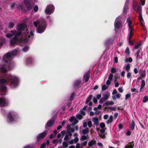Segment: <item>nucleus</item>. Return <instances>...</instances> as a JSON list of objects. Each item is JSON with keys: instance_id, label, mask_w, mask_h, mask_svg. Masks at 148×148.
<instances>
[{"instance_id": "f03ea898", "label": "nucleus", "mask_w": 148, "mask_h": 148, "mask_svg": "<svg viewBox=\"0 0 148 148\" xmlns=\"http://www.w3.org/2000/svg\"><path fill=\"white\" fill-rule=\"evenodd\" d=\"M5 77L7 79L4 78L0 79V85H4V84L8 83L10 87L12 88H16L18 86L19 79L16 77L6 74L5 76Z\"/></svg>"}, {"instance_id": "f8f14e48", "label": "nucleus", "mask_w": 148, "mask_h": 148, "mask_svg": "<svg viewBox=\"0 0 148 148\" xmlns=\"http://www.w3.org/2000/svg\"><path fill=\"white\" fill-rule=\"evenodd\" d=\"M90 71L89 70L84 75L83 80L85 82H87L88 81L90 78Z\"/></svg>"}, {"instance_id": "393cba45", "label": "nucleus", "mask_w": 148, "mask_h": 148, "mask_svg": "<svg viewBox=\"0 0 148 148\" xmlns=\"http://www.w3.org/2000/svg\"><path fill=\"white\" fill-rule=\"evenodd\" d=\"M41 23V19L40 20V21H39L38 20H37L36 21H34L33 22V24L35 27H37L38 24H40Z\"/></svg>"}, {"instance_id": "aec40b11", "label": "nucleus", "mask_w": 148, "mask_h": 148, "mask_svg": "<svg viewBox=\"0 0 148 148\" xmlns=\"http://www.w3.org/2000/svg\"><path fill=\"white\" fill-rule=\"evenodd\" d=\"M76 94L75 92H73L71 95L70 97L69 98V100L70 101H72L73 100L74 97L75 96Z\"/></svg>"}, {"instance_id": "13d9d810", "label": "nucleus", "mask_w": 148, "mask_h": 148, "mask_svg": "<svg viewBox=\"0 0 148 148\" xmlns=\"http://www.w3.org/2000/svg\"><path fill=\"white\" fill-rule=\"evenodd\" d=\"M106 128L105 127L104 128H102L100 131L102 134H104L105 130H106Z\"/></svg>"}, {"instance_id": "a18cd8bd", "label": "nucleus", "mask_w": 148, "mask_h": 148, "mask_svg": "<svg viewBox=\"0 0 148 148\" xmlns=\"http://www.w3.org/2000/svg\"><path fill=\"white\" fill-rule=\"evenodd\" d=\"M100 126L101 128H104L105 127V125L103 123H101L100 124Z\"/></svg>"}, {"instance_id": "423d86ee", "label": "nucleus", "mask_w": 148, "mask_h": 148, "mask_svg": "<svg viewBox=\"0 0 148 148\" xmlns=\"http://www.w3.org/2000/svg\"><path fill=\"white\" fill-rule=\"evenodd\" d=\"M54 10V6L52 4H49L47 6L45 12L47 14H50L53 12Z\"/></svg>"}, {"instance_id": "a211bd4d", "label": "nucleus", "mask_w": 148, "mask_h": 148, "mask_svg": "<svg viewBox=\"0 0 148 148\" xmlns=\"http://www.w3.org/2000/svg\"><path fill=\"white\" fill-rule=\"evenodd\" d=\"M135 125V122L133 120H132L131 125H130V130H133L134 129Z\"/></svg>"}, {"instance_id": "39448f33", "label": "nucleus", "mask_w": 148, "mask_h": 148, "mask_svg": "<svg viewBox=\"0 0 148 148\" xmlns=\"http://www.w3.org/2000/svg\"><path fill=\"white\" fill-rule=\"evenodd\" d=\"M17 114L16 112L11 111L9 112L7 114V118L10 122H13L14 121L15 118H16Z\"/></svg>"}, {"instance_id": "f257e3e1", "label": "nucleus", "mask_w": 148, "mask_h": 148, "mask_svg": "<svg viewBox=\"0 0 148 148\" xmlns=\"http://www.w3.org/2000/svg\"><path fill=\"white\" fill-rule=\"evenodd\" d=\"M17 51L15 49L11 52L7 53L3 56V60L4 63L0 64V71L3 73L7 72L8 70H10L12 68L11 60L13 57L16 56Z\"/></svg>"}, {"instance_id": "a19ab883", "label": "nucleus", "mask_w": 148, "mask_h": 148, "mask_svg": "<svg viewBox=\"0 0 148 148\" xmlns=\"http://www.w3.org/2000/svg\"><path fill=\"white\" fill-rule=\"evenodd\" d=\"M127 22L128 23V25H131L132 23V21L130 19V18H128L127 19Z\"/></svg>"}, {"instance_id": "1a4fd4ad", "label": "nucleus", "mask_w": 148, "mask_h": 148, "mask_svg": "<svg viewBox=\"0 0 148 148\" xmlns=\"http://www.w3.org/2000/svg\"><path fill=\"white\" fill-rule=\"evenodd\" d=\"M26 27V25L24 23H21L18 24L17 26L16 29L18 32L22 33Z\"/></svg>"}, {"instance_id": "58836bf2", "label": "nucleus", "mask_w": 148, "mask_h": 148, "mask_svg": "<svg viewBox=\"0 0 148 148\" xmlns=\"http://www.w3.org/2000/svg\"><path fill=\"white\" fill-rule=\"evenodd\" d=\"M87 139V137L86 136L84 135H83L81 136V137L80 138V140L81 141H83V140H86Z\"/></svg>"}, {"instance_id": "72a5a7b5", "label": "nucleus", "mask_w": 148, "mask_h": 148, "mask_svg": "<svg viewBox=\"0 0 148 148\" xmlns=\"http://www.w3.org/2000/svg\"><path fill=\"white\" fill-rule=\"evenodd\" d=\"M109 95V92H107L106 94H105L104 96L103 97L106 100L108 98Z\"/></svg>"}, {"instance_id": "b1692460", "label": "nucleus", "mask_w": 148, "mask_h": 148, "mask_svg": "<svg viewBox=\"0 0 148 148\" xmlns=\"http://www.w3.org/2000/svg\"><path fill=\"white\" fill-rule=\"evenodd\" d=\"M92 97V95H90L86 99V103H88L91 99Z\"/></svg>"}, {"instance_id": "6ab92c4d", "label": "nucleus", "mask_w": 148, "mask_h": 148, "mask_svg": "<svg viewBox=\"0 0 148 148\" xmlns=\"http://www.w3.org/2000/svg\"><path fill=\"white\" fill-rule=\"evenodd\" d=\"M146 75V73L145 70H142L140 72V76L142 78L145 77Z\"/></svg>"}, {"instance_id": "c85d7f7f", "label": "nucleus", "mask_w": 148, "mask_h": 148, "mask_svg": "<svg viewBox=\"0 0 148 148\" xmlns=\"http://www.w3.org/2000/svg\"><path fill=\"white\" fill-rule=\"evenodd\" d=\"M32 61V59L31 57L28 58L26 61V64H29L31 63Z\"/></svg>"}, {"instance_id": "2f4dec72", "label": "nucleus", "mask_w": 148, "mask_h": 148, "mask_svg": "<svg viewBox=\"0 0 148 148\" xmlns=\"http://www.w3.org/2000/svg\"><path fill=\"white\" fill-rule=\"evenodd\" d=\"M130 68V64H127L125 66V70L127 72H129Z\"/></svg>"}, {"instance_id": "412c9836", "label": "nucleus", "mask_w": 148, "mask_h": 148, "mask_svg": "<svg viewBox=\"0 0 148 148\" xmlns=\"http://www.w3.org/2000/svg\"><path fill=\"white\" fill-rule=\"evenodd\" d=\"M81 80H77L75 81L74 84V86L75 87H77L78 86L80 83L81 82Z\"/></svg>"}, {"instance_id": "7c9ffc66", "label": "nucleus", "mask_w": 148, "mask_h": 148, "mask_svg": "<svg viewBox=\"0 0 148 148\" xmlns=\"http://www.w3.org/2000/svg\"><path fill=\"white\" fill-rule=\"evenodd\" d=\"M125 53L127 54V56H129L130 55V49L128 47H127L125 49Z\"/></svg>"}, {"instance_id": "338daca9", "label": "nucleus", "mask_w": 148, "mask_h": 148, "mask_svg": "<svg viewBox=\"0 0 148 148\" xmlns=\"http://www.w3.org/2000/svg\"><path fill=\"white\" fill-rule=\"evenodd\" d=\"M131 91L132 92H136V93L138 92V90L136 88H132L131 89Z\"/></svg>"}, {"instance_id": "6e6d98bb", "label": "nucleus", "mask_w": 148, "mask_h": 148, "mask_svg": "<svg viewBox=\"0 0 148 148\" xmlns=\"http://www.w3.org/2000/svg\"><path fill=\"white\" fill-rule=\"evenodd\" d=\"M106 101V100L103 97L100 99L99 101V102L100 103H102L104 101Z\"/></svg>"}, {"instance_id": "864d4df0", "label": "nucleus", "mask_w": 148, "mask_h": 148, "mask_svg": "<svg viewBox=\"0 0 148 148\" xmlns=\"http://www.w3.org/2000/svg\"><path fill=\"white\" fill-rule=\"evenodd\" d=\"M13 36V34H11L9 33V34H7L6 35V36L8 38H10L11 37Z\"/></svg>"}, {"instance_id": "473e14b6", "label": "nucleus", "mask_w": 148, "mask_h": 148, "mask_svg": "<svg viewBox=\"0 0 148 148\" xmlns=\"http://www.w3.org/2000/svg\"><path fill=\"white\" fill-rule=\"evenodd\" d=\"M114 103L112 101H110V102L109 101H107L105 103V104L106 105L109 106L110 105H112L114 104Z\"/></svg>"}, {"instance_id": "5701e85b", "label": "nucleus", "mask_w": 148, "mask_h": 148, "mask_svg": "<svg viewBox=\"0 0 148 148\" xmlns=\"http://www.w3.org/2000/svg\"><path fill=\"white\" fill-rule=\"evenodd\" d=\"M113 117L112 116H110L109 119L107 120L106 123L107 124H108L113 121Z\"/></svg>"}, {"instance_id": "79ce46f5", "label": "nucleus", "mask_w": 148, "mask_h": 148, "mask_svg": "<svg viewBox=\"0 0 148 148\" xmlns=\"http://www.w3.org/2000/svg\"><path fill=\"white\" fill-rule=\"evenodd\" d=\"M62 145L64 148H66L68 147V144L67 143L64 142L62 143Z\"/></svg>"}, {"instance_id": "0e129e2a", "label": "nucleus", "mask_w": 148, "mask_h": 148, "mask_svg": "<svg viewBox=\"0 0 148 148\" xmlns=\"http://www.w3.org/2000/svg\"><path fill=\"white\" fill-rule=\"evenodd\" d=\"M129 30H130V31H131V32H132V31L133 30V26L131 25H129Z\"/></svg>"}, {"instance_id": "ddd939ff", "label": "nucleus", "mask_w": 148, "mask_h": 148, "mask_svg": "<svg viewBox=\"0 0 148 148\" xmlns=\"http://www.w3.org/2000/svg\"><path fill=\"white\" fill-rule=\"evenodd\" d=\"M55 121L53 119H51L48 121L45 126L46 128L47 127H50L52 126L54 124Z\"/></svg>"}, {"instance_id": "774afa93", "label": "nucleus", "mask_w": 148, "mask_h": 148, "mask_svg": "<svg viewBox=\"0 0 148 148\" xmlns=\"http://www.w3.org/2000/svg\"><path fill=\"white\" fill-rule=\"evenodd\" d=\"M93 101L94 103H96L97 102V99L95 97H94L93 99Z\"/></svg>"}, {"instance_id": "7ed1b4c3", "label": "nucleus", "mask_w": 148, "mask_h": 148, "mask_svg": "<svg viewBox=\"0 0 148 148\" xmlns=\"http://www.w3.org/2000/svg\"><path fill=\"white\" fill-rule=\"evenodd\" d=\"M47 24L45 20L43 18L41 19L40 24L37 27L36 32L38 33L42 34L45 30Z\"/></svg>"}, {"instance_id": "8fccbe9b", "label": "nucleus", "mask_w": 148, "mask_h": 148, "mask_svg": "<svg viewBox=\"0 0 148 148\" xmlns=\"http://www.w3.org/2000/svg\"><path fill=\"white\" fill-rule=\"evenodd\" d=\"M141 42H140L138 44V45H136L134 47V49H137L139 48V47L141 46Z\"/></svg>"}, {"instance_id": "49530a36", "label": "nucleus", "mask_w": 148, "mask_h": 148, "mask_svg": "<svg viewBox=\"0 0 148 148\" xmlns=\"http://www.w3.org/2000/svg\"><path fill=\"white\" fill-rule=\"evenodd\" d=\"M133 35V33L132 32L130 31L129 35V36L128 39H131Z\"/></svg>"}, {"instance_id": "ea45409f", "label": "nucleus", "mask_w": 148, "mask_h": 148, "mask_svg": "<svg viewBox=\"0 0 148 148\" xmlns=\"http://www.w3.org/2000/svg\"><path fill=\"white\" fill-rule=\"evenodd\" d=\"M108 108V109H109L111 110L114 111H115L116 110V107H112L111 106H109V107H108V108Z\"/></svg>"}, {"instance_id": "f3484780", "label": "nucleus", "mask_w": 148, "mask_h": 148, "mask_svg": "<svg viewBox=\"0 0 148 148\" xmlns=\"http://www.w3.org/2000/svg\"><path fill=\"white\" fill-rule=\"evenodd\" d=\"M121 22L120 21H117L114 23V26L116 28H119L120 27Z\"/></svg>"}, {"instance_id": "3c124183", "label": "nucleus", "mask_w": 148, "mask_h": 148, "mask_svg": "<svg viewBox=\"0 0 148 148\" xmlns=\"http://www.w3.org/2000/svg\"><path fill=\"white\" fill-rule=\"evenodd\" d=\"M133 145H126L125 147L124 148H133Z\"/></svg>"}, {"instance_id": "69168bd1", "label": "nucleus", "mask_w": 148, "mask_h": 148, "mask_svg": "<svg viewBox=\"0 0 148 148\" xmlns=\"http://www.w3.org/2000/svg\"><path fill=\"white\" fill-rule=\"evenodd\" d=\"M46 146V144L45 143H43L41 145L40 148H45Z\"/></svg>"}, {"instance_id": "bb28decb", "label": "nucleus", "mask_w": 148, "mask_h": 148, "mask_svg": "<svg viewBox=\"0 0 148 148\" xmlns=\"http://www.w3.org/2000/svg\"><path fill=\"white\" fill-rule=\"evenodd\" d=\"M125 62H132L133 60L132 58L129 57L128 58H126L125 60Z\"/></svg>"}, {"instance_id": "9d476101", "label": "nucleus", "mask_w": 148, "mask_h": 148, "mask_svg": "<svg viewBox=\"0 0 148 148\" xmlns=\"http://www.w3.org/2000/svg\"><path fill=\"white\" fill-rule=\"evenodd\" d=\"M23 2L28 11L32 10V7L29 0H24Z\"/></svg>"}, {"instance_id": "c03bdc74", "label": "nucleus", "mask_w": 148, "mask_h": 148, "mask_svg": "<svg viewBox=\"0 0 148 148\" xmlns=\"http://www.w3.org/2000/svg\"><path fill=\"white\" fill-rule=\"evenodd\" d=\"M76 117L77 119L81 120L82 118L83 117L81 114H79L76 115Z\"/></svg>"}, {"instance_id": "603ef678", "label": "nucleus", "mask_w": 148, "mask_h": 148, "mask_svg": "<svg viewBox=\"0 0 148 148\" xmlns=\"http://www.w3.org/2000/svg\"><path fill=\"white\" fill-rule=\"evenodd\" d=\"M145 0H140V4L142 5H145Z\"/></svg>"}, {"instance_id": "e433bc0d", "label": "nucleus", "mask_w": 148, "mask_h": 148, "mask_svg": "<svg viewBox=\"0 0 148 148\" xmlns=\"http://www.w3.org/2000/svg\"><path fill=\"white\" fill-rule=\"evenodd\" d=\"M145 85V82L144 80H143L142 81L140 87L141 88H143Z\"/></svg>"}, {"instance_id": "09e8293b", "label": "nucleus", "mask_w": 148, "mask_h": 148, "mask_svg": "<svg viewBox=\"0 0 148 148\" xmlns=\"http://www.w3.org/2000/svg\"><path fill=\"white\" fill-rule=\"evenodd\" d=\"M128 72V73H127V78L128 79H130V78L131 79V76H132L131 73L130 72Z\"/></svg>"}, {"instance_id": "de8ad7c7", "label": "nucleus", "mask_w": 148, "mask_h": 148, "mask_svg": "<svg viewBox=\"0 0 148 148\" xmlns=\"http://www.w3.org/2000/svg\"><path fill=\"white\" fill-rule=\"evenodd\" d=\"M73 140L75 143H77L79 141V138L77 137H76Z\"/></svg>"}, {"instance_id": "4468645a", "label": "nucleus", "mask_w": 148, "mask_h": 148, "mask_svg": "<svg viewBox=\"0 0 148 148\" xmlns=\"http://www.w3.org/2000/svg\"><path fill=\"white\" fill-rule=\"evenodd\" d=\"M7 90V87L4 85H0V92L5 91V93L3 95H5L6 94Z\"/></svg>"}, {"instance_id": "4be33fe9", "label": "nucleus", "mask_w": 148, "mask_h": 148, "mask_svg": "<svg viewBox=\"0 0 148 148\" xmlns=\"http://www.w3.org/2000/svg\"><path fill=\"white\" fill-rule=\"evenodd\" d=\"M82 132V134L84 135H86L89 132V129L88 127H87L85 129L83 130Z\"/></svg>"}, {"instance_id": "e2e57ef3", "label": "nucleus", "mask_w": 148, "mask_h": 148, "mask_svg": "<svg viewBox=\"0 0 148 148\" xmlns=\"http://www.w3.org/2000/svg\"><path fill=\"white\" fill-rule=\"evenodd\" d=\"M73 122L72 123V125H75L78 122V120H77L76 119H74V120L73 121Z\"/></svg>"}, {"instance_id": "dca6fc26", "label": "nucleus", "mask_w": 148, "mask_h": 148, "mask_svg": "<svg viewBox=\"0 0 148 148\" xmlns=\"http://www.w3.org/2000/svg\"><path fill=\"white\" fill-rule=\"evenodd\" d=\"M96 142L95 139H93L88 143V145L90 147H91L93 145H94L96 144Z\"/></svg>"}, {"instance_id": "c756f323", "label": "nucleus", "mask_w": 148, "mask_h": 148, "mask_svg": "<svg viewBox=\"0 0 148 148\" xmlns=\"http://www.w3.org/2000/svg\"><path fill=\"white\" fill-rule=\"evenodd\" d=\"M117 69L116 67H112L111 70V73H114L116 72Z\"/></svg>"}, {"instance_id": "bf43d9fd", "label": "nucleus", "mask_w": 148, "mask_h": 148, "mask_svg": "<svg viewBox=\"0 0 148 148\" xmlns=\"http://www.w3.org/2000/svg\"><path fill=\"white\" fill-rule=\"evenodd\" d=\"M75 119V117L71 116L70 119H69V121L71 122H73Z\"/></svg>"}, {"instance_id": "4c0bfd02", "label": "nucleus", "mask_w": 148, "mask_h": 148, "mask_svg": "<svg viewBox=\"0 0 148 148\" xmlns=\"http://www.w3.org/2000/svg\"><path fill=\"white\" fill-rule=\"evenodd\" d=\"M148 100V97L147 96H145L144 97L143 101L144 103H145Z\"/></svg>"}, {"instance_id": "a878e982", "label": "nucleus", "mask_w": 148, "mask_h": 148, "mask_svg": "<svg viewBox=\"0 0 148 148\" xmlns=\"http://www.w3.org/2000/svg\"><path fill=\"white\" fill-rule=\"evenodd\" d=\"M22 33L20 32H16V33L14 35V37L15 38H18V37L20 36L21 34Z\"/></svg>"}, {"instance_id": "052dcab7", "label": "nucleus", "mask_w": 148, "mask_h": 148, "mask_svg": "<svg viewBox=\"0 0 148 148\" xmlns=\"http://www.w3.org/2000/svg\"><path fill=\"white\" fill-rule=\"evenodd\" d=\"M88 125L89 127H91L92 126V123L91 121H89L88 122Z\"/></svg>"}, {"instance_id": "680f3d73", "label": "nucleus", "mask_w": 148, "mask_h": 148, "mask_svg": "<svg viewBox=\"0 0 148 148\" xmlns=\"http://www.w3.org/2000/svg\"><path fill=\"white\" fill-rule=\"evenodd\" d=\"M131 97V94H127L125 95V99L127 100L130 97Z\"/></svg>"}, {"instance_id": "c9c22d12", "label": "nucleus", "mask_w": 148, "mask_h": 148, "mask_svg": "<svg viewBox=\"0 0 148 148\" xmlns=\"http://www.w3.org/2000/svg\"><path fill=\"white\" fill-rule=\"evenodd\" d=\"M108 87V86H107L105 84L103 85L102 86V90L103 91L106 90Z\"/></svg>"}, {"instance_id": "20e7f679", "label": "nucleus", "mask_w": 148, "mask_h": 148, "mask_svg": "<svg viewBox=\"0 0 148 148\" xmlns=\"http://www.w3.org/2000/svg\"><path fill=\"white\" fill-rule=\"evenodd\" d=\"M28 41V39L26 38H12L10 41V43L12 45L18 44L19 43H26Z\"/></svg>"}, {"instance_id": "6e6552de", "label": "nucleus", "mask_w": 148, "mask_h": 148, "mask_svg": "<svg viewBox=\"0 0 148 148\" xmlns=\"http://www.w3.org/2000/svg\"><path fill=\"white\" fill-rule=\"evenodd\" d=\"M47 134V131H44L42 133L39 134L37 136L36 139L37 142L40 141L41 140L43 139Z\"/></svg>"}, {"instance_id": "4d7b16f0", "label": "nucleus", "mask_w": 148, "mask_h": 148, "mask_svg": "<svg viewBox=\"0 0 148 148\" xmlns=\"http://www.w3.org/2000/svg\"><path fill=\"white\" fill-rule=\"evenodd\" d=\"M99 136L102 138H106V136L104 134H99Z\"/></svg>"}, {"instance_id": "37998d69", "label": "nucleus", "mask_w": 148, "mask_h": 148, "mask_svg": "<svg viewBox=\"0 0 148 148\" xmlns=\"http://www.w3.org/2000/svg\"><path fill=\"white\" fill-rule=\"evenodd\" d=\"M113 77V75L112 73H110L108 77V80H110L112 81V79Z\"/></svg>"}, {"instance_id": "0eeeda50", "label": "nucleus", "mask_w": 148, "mask_h": 148, "mask_svg": "<svg viewBox=\"0 0 148 148\" xmlns=\"http://www.w3.org/2000/svg\"><path fill=\"white\" fill-rule=\"evenodd\" d=\"M137 10L140 11L138 18L140 23V25L143 27L144 29H145V27L143 24V22L144 21L142 16L141 9L138 7L137 9Z\"/></svg>"}, {"instance_id": "5fc2aeb1", "label": "nucleus", "mask_w": 148, "mask_h": 148, "mask_svg": "<svg viewBox=\"0 0 148 148\" xmlns=\"http://www.w3.org/2000/svg\"><path fill=\"white\" fill-rule=\"evenodd\" d=\"M38 6L36 5L34 7V11L35 12H36L38 11Z\"/></svg>"}, {"instance_id": "9b49d317", "label": "nucleus", "mask_w": 148, "mask_h": 148, "mask_svg": "<svg viewBox=\"0 0 148 148\" xmlns=\"http://www.w3.org/2000/svg\"><path fill=\"white\" fill-rule=\"evenodd\" d=\"M8 101L4 98H0V104L2 107L7 106L8 105Z\"/></svg>"}, {"instance_id": "cd10ccee", "label": "nucleus", "mask_w": 148, "mask_h": 148, "mask_svg": "<svg viewBox=\"0 0 148 148\" xmlns=\"http://www.w3.org/2000/svg\"><path fill=\"white\" fill-rule=\"evenodd\" d=\"M29 49V47L28 46H25L22 49V51H23L26 52Z\"/></svg>"}, {"instance_id": "2eb2a0df", "label": "nucleus", "mask_w": 148, "mask_h": 148, "mask_svg": "<svg viewBox=\"0 0 148 148\" xmlns=\"http://www.w3.org/2000/svg\"><path fill=\"white\" fill-rule=\"evenodd\" d=\"M95 125L97 126L99 125L98 119L97 117H94L92 119Z\"/></svg>"}, {"instance_id": "f704fd0d", "label": "nucleus", "mask_w": 148, "mask_h": 148, "mask_svg": "<svg viewBox=\"0 0 148 148\" xmlns=\"http://www.w3.org/2000/svg\"><path fill=\"white\" fill-rule=\"evenodd\" d=\"M14 25V24L13 22H11L9 23V27L10 28H12Z\"/></svg>"}]
</instances>
